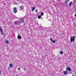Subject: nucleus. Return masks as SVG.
Masks as SVG:
<instances>
[{
  "label": "nucleus",
  "mask_w": 76,
  "mask_h": 76,
  "mask_svg": "<svg viewBox=\"0 0 76 76\" xmlns=\"http://www.w3.org/2000/svg\"><path fill=\"white\" fill-rule=\"evenodd\" d=\"M13 13H17V9L15 7L14 8V11H13Z\"/></svg>",
  "instance_id": "f03ea898"
},
{
  "label": "nucleus",
  "mask_w": 76,
  "mask_h": 76,
  "mask_svg": "<svg viewBox=\"0 0 76 76\" xmlns=\"http://www.w3.org/2000/svg\"><path fill=\"white\" fill-rule=\"evenodd\" d=\"M23 22H24V20H23V19L22 18L20 19V23H23Z\"/></svg>",
  "instance_id": "7ed1b4c3"
},
{
  "label": "nucleus",
  "mask_w": 76,
  "mask_h": 76,
  "mask_svg": "<svg viewBox=\"0 0 76 76\" xmlns=\"http://www.w3.org/2000/svg\"><path fill=\"white\" fill-rule=\"evenodd\" d=\"M43 15H44V13L42 12L40 14V16H43Z\"/></svg>",
  "instance_id": "2eb2a0df"
},
{
  "label": "nucleus",
  "mask_w": 76,
  "mask_h": 76,
  "mask_svg": "<svg viewBox=\"0 0 76 76\" xmlns=\"http://www.w3.org/2000/svg\"><path fill=\"white\" fill-rule=\"evenodd\" d=\"M60 54L62 55L63 54V51H60Z\"/></svg>",
  "instance_id": "1a4fd4ad"
},
{
  "label": "nucleus",
  "mask_w": 76,
  "mask_h": 76,
  "mask_svg": "<svg viewBox=\"0 0 76 76\" xmlns=\"http://www.w3.org/2000/svg\"><path fill=\"white\" fill-rule=\"evenodd\" d=\"M18 70H20V68H18Z\"/></svg>",
  "instance_id": "412c9836"
},
{
  "label": "nucleus",
  "mask_w": 76,
  "mask_h": 76,
  "mask_svg": "<svg viewBox=\"0 0 76 76\" xmlns=\"http://www.w3.org/2000/svg\"><path fill=\"white\" fill-rule=\"evenodd\" d=\"M75 17H76V14L75 15Z\"/></svg>",
  "instance_id": "393cba45"
},
{
  "label": "nucleus",
  "mask_w": 76,
  "mask_h": 76,
  "mask_svg": "<svg viewBox=\"0 0 76 76\" xmlns=\"http://www.w3.org/2000/svg\"><path fill=\"white\" fill-rule=\"evenodd\" d=\"M53 40L52 39H51V38L50 39V40L51 41V42L53 41Z\"/></svg>",
  "instance_id": "4be33fe9"
},
{
  "label": "nucleus",
  "mask_w": 76,
  "mask_h": 76,
  "mask_svg": "<svg viewBox=\"0 0 76 76\" xmlns=\"http://www.w3.org/2000/svg\"><path fill=\"white\" fill-rule=\"evenodd\" d=\"M38 19H41V15H38Z\"/></svg>",
  "instance_id": "f8f14e48"
},
{
  "label": "nucleus",
  "mask_w": 76,
  "mask_h": 76,
  "mask_svg": "<svg viewBox=\"0 0 76 76\" xmlns=\"http://www.w3.org/2000/svg\"><path fill=\"white\" fill-rule=\"evenodd\" d=\"M18 39H20L21 38V36H20V35L18 36Z\"/></svg>",
  "instance_id": "423d86ee"
},
{
  "label": "nucleus",
  "mask_w": 76,
  "mask_h": 76,
  "mask_svg": "<svg viewBox=\"0 0 76 76\" xmlns=\"http://www.w3.org/2000/svg\"><path fill=\"white\" fill-rule=\"evenodd\" d=\"M14 23L15 24V25H18V22L15 21L14 22Z\"/></svg>",
  "instance_id": "ddd939ff"
},
{
  "label": "nucleus",
  "mask_w": 76,
  "mask_h": 76,
  "mask_svg": "<svg viewBox=\"0 0 76 76\" xmlns=\"http://www.w3.org/2000/svg\"><path fill=\"white\" fill-rule=\"evenodd\" d=\"M76 37L74 36L72 37L71 36L70 37V42H73H73H75V37Z\"/></svg>",
  "instance_id": "f257e3e1"
},
{
  "label": "nucleus",
  "mask_w": 76,
  "mask_h": 76,
  "mask_svg": "<svg viewBox=\"0 0 76 76\" xmlns=\"http://www.w3.org/2000/svg\"><path fill=\"white\" fill-rule=\"evenodd\" d=\"M20 10H23V6H20Z\"/></svg>",
  "instance_id": "9b49d317"
},
{
  "label": "nucleus",
  "mask_w": 76,
  "mask_h": 76,
  "mask_svg": "<svg viewBox=\"0 0 76 76\" xmlns=\"http://www.w3.org/2000/svg\"><path fill=\"white\" fill-rule=\"evenodd\" d=\"M6 43H7V44H8L9 43V41L7 40L5 42Z\"/></svg>",
  "instance_id": "a211bd4d"
},
{
  "label": "nucleus",
  "mask_w": 76,
  "mask_h": 76,
  "mask_svg": "<svg viewBox=\"0 0 76 76\" xmlns=\"http://www.w3.org/2000/svg\"><path fill=\"white\" fill-rule=\"evenodd\" d=\"M1 70H0V75H1Z\"/></svg>",
  "instance_id": "5701e85b"
},
{
  "label": "nucleus",
  "mask_w": 76,
  "mask_h": 76,
  "mask_svg": "<svg viewBox=\"0 0 76 76\" xmlns=\"http://www.w3.org/2000/svg\"><path fill=\"white\" fill-rule=\"evenodd\" d=\"M72 3H73V2L72 1H70L69 2V6H71L72 4Z\"/></svg>",
  "instance_id": "9d476101"
},
{
  "label": "nucleus",
  "mask_w": 76,
  "mask_h": 76,
  "mask_svg": "<svg viewBox=\"0 0 76 76\" xmlns=\"http://www.w3.org/2000/svg\"><path fill=\"white\" fill-rule=\"evenodd\" d=\"M66 70V71L68 70L69 72L71 71V69L69 67H67Z\"/></svg>",
  "instance_id": "39448f33"
},
{
  "label": "nucleus",
  "mask_w": 76,
  "mask_h": 76,
  "mask_svg": "<svg viewBox=\"0 0 76 76\" xmlns=\"http://www.w3.org/2000/svg\"><path fill=\"white\" fill-rule=\"evenodd\" d=\"M24 70H26V68H24Z\"/></svg>",
  "instance_id": "b1692460"
},
{
  "label": "nucleus",
  "mask_w": 76,
  "mask_h": 76,
  "mask_svg": "<svg viewBox=\"0 0 76 76\" xmlns=\"http://www.w3.org/2000/svg\"><path fill=\"white\" fill-rule=\"evenodd\" d=\"M67 73V70H66V71H64V75H66Z\"/></svg>",
  "instance_id": "6e6552de"
},
{
  "label": "nucleus",
  "mask_w": 76,
  "mask_h": 76,
  "mask_svg": "<svg viewBox=\"0 0 76 76\" xmlns=\"http://www.w3.org/2000/svg\"><path fill=\"white\" fill-rule=\"evenodd\" d=\"M52 42H53V43H55L56 42V41L53 40V41H52Z\"/></svg>",
  "instance_id": "f3484780"
},
{
  "label": "nucleus",
  "mask_w": 76,
  "mask_h": 76,
  "mask_svg": "<svg viewBox=\"0 0 76 76\" xmlns=\"http://www.w3.org/2000/svg\"><path fill=\"white\" fill-rule=\"evenodd\" d=\"M1 35H3V31H1Z\"/></svg>",
  "instance_id": "6ab92c4d"
},
{
  "label": "nucleus",
  "mask_w": 76,
  "mask_h": 76,
  "mask_svg": "<svg viewBox=\"0 0 76 76\" xmlns=\"http://www.w3.org/2000/svg\"><path fill=\"white\" fill-rule=\"evenodd\" d=\"M3 31V30L2 29V28H1L0 27V32H1Z\"/></svg>",
  "instance_id": "dca6fc26"
},
{
  "label": "nucleus",
  "mask_w": 76,
  "mask_h": 76,
  "mask_svg": "<svg viewBox=\"0 0 76 76\" xmlns=\"http://www.w3.org/2000/svg\"><path fill=\"white\" fill-rule=\"evenodd\" d=\"M9 66L10 67V68H11V69L13 67V64H10Z\"/></svg>",
  "instance_id": "20e7f679"
},
{
  "label": "nucleus",
  "mask_w": 76,
  "mask_h": 76,
  "mask_svg": "<svg viewBox=\"0 0 76 76\" xmlns=\"http://www.w3.org/2000/svg\"><path fill=\"white\" fill-rule=\"evenodd\" d=\"M69 1V0H65V3H67Z\"/></svg>",
  "instance_id": "0eeeda50"
},
{
  "label": "nucleus",
  "mask_w": 76,
  "mask_h": 76,
  "mask_svg": "<svg viewBox=\"0 0 76 76\" xmlns=\"http://www.w3.org/2000/svg\"><path fill=\"white\" fill-rule=\"evenodd\" d=\"M35 7H33L32 8V11H34V10H35Z\"/></svg>",
  "instance_id": "4468645a"
},
{
  "label": "nucleus",
  "mask_w": 76,
  "mask_h": 76,
  "mask_svg": "<svg viewBox=\"0 0 76 76\" xmlns=\"http://www.w3.org/2000/svg\"><path fill=\"white\" fill-rule=\"evenodd\" d=\"M35 12H38V10H35Z\"/></svg>",
  "instance_id": "aec40b11"
}]
</instances>
